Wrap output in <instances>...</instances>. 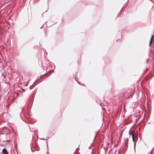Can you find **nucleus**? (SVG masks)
<instances>
[{"label": "nucleus", "mask_w": 154, "mask_h": 154, "mask_svg": "<svg viewBox=\"0 0 154 154\" xmlns=\"http://www.w3.org/2000/svg\"><path fill=\"white\" fill-rule=\"evenodd\" d=\"M2 153L3 154H8V151L5 148H4L2 150Z\"/></svg>", "instance_id": "obj_1"}, {"label": "nucleus", "mask_w": 154, "mask_h": 154, "mask_svg": "<svg viewBox=\"0 0 154 154\" xmlns=\"http://www.w3.org/2000/svg\"><path fill=\"white\" fill-rule=\"evenodd\" d=\"M129 134L131 135L132 139L134 138L135 133L134 132H132L131 133H129Z\"/></svg>", "instance_id": "obj_2"}, {"label": "nucleus", "mask_w": 154, "mask_h": 154, "mask_svg": "<svg viewBox=\"0 0 154 154\" xmlns=\"http://www.w3.org/2000/svg\"><path fill=\"white\" fill-rule=\"evenodd\" d=\"M154 35H152V36L151 37L150 40H152V39L154 38Z\"/></svg>", "instance_id": "obj_3"}, {"label": "nucleus", "mask_w": 154, "mask_h": 154, "mask_svg": "<svg viewBox=\"0 0 154 154\" xmlns=\"http://www.w3.org/2000/svg\"><path fill=\"white\" fill-rule=\"evenodd\" d=\"M152 43V40H150L149 45L150 46Z\"/></svg>", "instance_id": "obj_4"}, {"label": "nucleus", "mask_w": 154, "mask_h": 154, "mask_svg": "<svg viewBox=\"0 0 154 154\" xmlns=\"http://www.w3.org/2000/svg\"><path fill=\"white\" fill-rule=\"evenodd\" d=\"M134 153H135V146H134Z\"/></svg>", "instance_id": "obj_5"}, {"label": "nucleus", "mask_w": 154, "mask_h": 154, "mask_svg": "<svg viewBox=\"0 0 154 154\" xmlns=\"http://www.w3.org/2000/svg\"><path fill=\"white\" fill-rule=\"evenodd\" d=\"M133 142H134V138L132 139Z\"/></svg>", "instance_id": "obj_6"}, {"label": "nucleus", "mask_w": 154, "mask_h": 154, "mask_svg": "<svg viewBox=\"0 0 154 154\" xmlns=\"http://www.w3.org/2000/svg\"><path fill=\"white\" fill-rule=\"evenodd\" d=\"M78 149V148H77V149H76V150H75V152H76L77 151V150Z\"/></svg>", "instance_id": "obj_7"}, {"label": "nucleus", "mask_w": 154, "mask_h": 154, "mask_svg": "<svg viewBox=\"0 0 154 154\" xmlns=\"http://www.w3.org/2000/svg\"><path fill=\"white\" fill-rule=\"evenodd\" d=\"M89 149H90V147H89Z\"/></svg>", "instance_id": "obj_8"}, {"label": "nucleus", "mask_w": 154, "mask_h": 154, "mask_svg": "<svg viewBox=\"0 0 154 154\" xmlns=\"http://www.w3.org/2000/svg\"><path fill=\"white\" fill-rule=\"evenodd\" d=\"M31 86H30V89H31Z\"/></svg>", "instance_id": "obj_9"}, {"label": "nucleus", "mask_w": 154, "mask_h": 154, "mask_svg": "<svg viewBox=\"0 0 154 154\" xmlns=\"http://www.w3.org/2000/svg\"><path fill=\"white\" fill-rule=\"evenodd\" d=\"M27 85H26V86Z\"/></svg>", "instance_id": "obj_10"}, {"label": "nucleus", "mask_w": 154, "mask_h": 154, "mask_svg": "<svg viewBox=\"0 0 154 154\" xmlns=\"http://www.w3.org/2000/svg\"><path fill=\"white\" fill-rule=\"evenodd\" d=\"M48 154H49L48 153Z\"/></svg>", "instance_id": "obj_11"}]
</instances>
